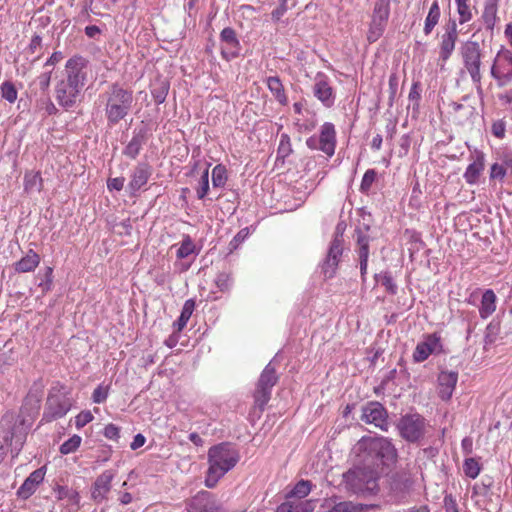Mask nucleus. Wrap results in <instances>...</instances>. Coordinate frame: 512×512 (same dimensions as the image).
<instances>
[{
    "instance_id": "obj_1",
    "label": "nucleus",
    "mask_w": 512,
    "mask_h": 512,
    "mask_svg": "<svg viewBox=\"0 0 512 512\" xmlns=\"http://www.w3.org/2000/svg\"><path fill=\"white\" fill-rule=\"evenodd\" d=\"M86 68L87 60L79 55L66 62L64 75L55 87V98L61 107L71 108L80 100L87 80Z\"/></svg>"
},
{
    "instance_id": "obj_2",
    "label": "nucleus",
    "mask_w": 512,
    "mask_h": 512,
    "mask_svg": "<svg viewBox=\"0 0 512 512\" xmlns=\"http://www.w3.org/2000/svg\"><path fill=\"white\" fill-rule=\"evenodd\" d=\"M356 449L361 462L367 463L382 472L383 467L396 462L397 450L386 437H362Z\"/></svg>"
},
{
    "instance_id": "obj_3",
    "label": "nucleus",
    "mask_w": 512,
    "mask_h": 512,
    "mask_svg": "<svg viewBox=\"0 0 512 512\" xmlns=\"http://www.w3.org/2000/svg\"><path fill=\"white\" fill-rule=\"evenodd\" d=\"M240 459L237 449L229 443L212 446L208 451V471L205 485L208 488L216 486L218 481L235 467Z\"/></svg>"
},
{
    "instance_id": "obj_4",
    "label": "nucleus",
    "mask_w": 512,
    "mask_h": 512,
    "mask_svg": "<svg viewBox=\"0 0 512 512\" xmlns=\"http://www.w3.org/2000/svg\"><path fill=\"white\" fill-rule=\"evenodd\" d=\"M103 98L105 100V116L109 126H114L125 119L134 103L132 90L125 89L119 84H112Z\"/></svg>"
},
{
    "instance_id": "obj_5",
    "label": "nucleus",
    "mask_w": 512,
    "mask_h": 512,
    "mask_svg": "<svg viewBox=\"0 0 512 512\" xmlns=\"http://www.w3.org/2000/svg\"><path fill=\"white\" fill-rule=\"evenodd\" d=\"M381 471L371 465L361 462L347 471L344 482L347 489L356 494H372L378 491V480Z\"/></svg>"
},
{
    "instance_id": "obj_6",
    "label": "nucleus",
    "mask_w": 512,
    "mask_h": 512,
    "mask_svg": "<svg viewBox=\"0 0 512 512\" xmlns=\"http://www.w3.org/2000/svg\"><path fill=\"white\" fill-rule=\"evenodd\" d=\"M460 53L466 71L476 85L477 91L481 93V49L479 44L474 41H467L461 46Z\"/></svg>"
},
{
    "instance_id": "obj_7",
    "label": "nucleus",
    "mask_w": 512,
    "mask_h": 512,
    "mask_svg": "<svg viewBox=\"0 0 512 512\" xmlns=\"http://www.w3.org/2000/svg\"><path fill=\"white\" fill-rule=\"evenodd\" d=\"M391 0H376L367 33L369 43L376 42L384 33L390 15Z\"/></svg>"
},
{
    "instance_id": "obj_8",
    "label": "nucleus",
    "mask_w": 512,
    "mask_h": 512,
    "mask_svg": "<svg viewBox=\"0 0 512 512\" xmlns=\"http://www.w3.org/2000/svg\"><path fill=\"white\" fill-rule=\"evenodd\" d=\"M402 438L409 442L418 441L425 432V419L417 413L401 417L397 425Z\"/></svg>"
},
{
    "instance_id": "obj_9",
    "label": "nucleus",
    "mask_w": 512,
    "mask_h": 512,
    "mask_svg": "<svg viewBox=\"0 0 512 512\" xmlns=\"http://www.w3.org/2000/svg\"><path fill=\"white\" fill-rule=\"evenodd\" d=\"M491 76L499 86L512 82V53L509 50L498 51L491 67Z\"/></svg>"
},
{
    "instance_id": "obj_10",
    "label": "nucleus",
    "mask_w": 512,
    "mask_h": 512,
    "mask_svg": "<svg viewBox=\"0 0 512 512\" xmlns=\"http://www.w3.org/2000/svg\"><path fill=\"white\" fill-rule=\"evenodd\" d=\"M277 382L275 368L269 363L263 370L258 380L257 389L254 393L255 404L263 410L271 396V389Z\"/></svg>"
},
{
    "instance_id": "obj_11",
    "label": "nucleus",
    "mask_w": 512,
    "mask_h": 512,
    "mask_svg": "<svg viewBox=\"0 0 512 512\" xmlns=\"http://www.w3.org/2000/svg\"><path fill=\"white\" fill-rule=\"evenodd\" d=\"M442 352L441 337L436 334H428L416 345L413 352V360L416 363L424 362L430 355Z\"/></svg>"
},
{
    "instance_id": "obj_12",
    "label": "nucleus",
    "mask_w": 512,
    "mask_h": 512,
    "mask_svg": "<svg viewBox=\"0 0 512 512\" xmlns=\"http://www.w3.org/2000/svg\"><path fill=\"white\" fill-rule=\"evenodd\" d=\"M343 253V240L341 236H335L330 244L327 256L321 265V270L326 279H331L336 274L340 257Z\"/></svg>"
},
{
    "instance_id": "obj_13",
    "label": "nucleus",
    "mask_w": 512,
    "mask_h": 512,
    "mask_svg": "<svg viewBox=\"0 0 512 512\" xmlns=\"http://www.w3.org/2000/svg\"><path fill=\"white\" fill-rule=\"evenodd\" d=\"M314 96L325 106L331 107L335 102V92L329 77L319 72L316 74L313 85Z\"/></svg>"
},
{
    "instance_id": "obj_14",
    "label": "nucleus",
    "mask_w": 512,
    "mask_h": 512,
    "mask_svg": "<svg viewBox=\"0 0 512 512\" xmlns=\"http://www.w3.org/2000/svg\"><path fill=\"white\" fill-rule=\"evenodd\" d=\"M361 419L367 424H373L383 431H387V412L378 402H370L362 409Z\"/></svg>"
},
{
    "instance_id": "obj_15",
    "label": "nucleus",
    "mask_w": 512,
    "mask_h": 512,
    "mask_svg": "<svg viewBox=\"0 0 512 512\" xmlns=\"http://www.w3.org/2000/svg\"><path fill=\"white\" fill-rule=\"evenodd\" d=\"M70 409L71 404L68 399L59 396H51L47 399L42 421L52 422L65 416Z\"/></svg>"
},
{
    "instance_id": "obj_16",
    "label": "nucleus",
    "mask_w": 512,
    "mask_h": 512,
    "mask_svg": "<svg viewBox=\"0 0 512 512\" xmlns=\"http://www.w3.org/2000/svg\"><path fill=\"white\" fill-rule=\"evenodd\" d=\"M116 475L113 470L103 471L95 480L91 488V498L96 503H102L107 499L111 490V483Z\"/></svg>"
},
{
    "instance_id": "obj_17",
    "label": "nucleus",
    "mask_w": 512,
    "mask_h": 512,
    "mask_svg": "<svg viewBox=\"0 0 512 512\" xmlns=\"http://www.w3.org/2000/svg\"><path fill=\"white\" fill-rule=\"evenodd\" d=\"M220 40L222 43L221 54L226 60L233 59L240 54V42L234 29L224 28L220 33Z\"/></svg>"
},
{
    "instance_id": "obj_18",
    "label": "nucleus",
    "mask_w": 512,
    "mask_h": 512,
    "mask_svg": "<svg viewBox=\"0 0 512 512\" xmlns=\"http://www.w3.org/2000/svg\"><path fill=\"white\" fill-rule=\"evenodd\" d=\"M458 381V373L455 371H441L438 375L437 382V391L439 397L448 401L451 399L453 392L456 388V384Z\"/></svg>"
},
{
    "instance_id": "obj_19",
    "label": "nucleus",
    "mask_w": 512,
    "mask_h": 512,
    "mask_svg": "<svg viewBox=\"0 0 512 512\" xmlns=\"http://www.w3.org/2000/svg\"><path fill=\"white\" fill-rule=\"evenodd\" d=\"M46 474V468L40 467L33 471L17 490V495L21 499H28L37 490L38 486L43 482Z\"/></svg>"
},
{
    "instance_id": "obj_20",
    "label": "nucleus",
    "mask_w": 512,
    "mask_h": 512,
    "mask_svg": "<svg viewBox=\"0 0 512 512\" xmlns=\"http://www.w3.org/2000/svg\"><path fill=\"white\" fill-rule=\"evenodd\" d=\"M321 151L327 156L334 155L336 147V131L332 123L326 122L321 126L320 130Z\"/></svg>"
},
{
    "instance_id": "obj_21",
    "label": "nucleus",
    "mask_w": 512,
    "mask_h": 512,
    "mask_svg": "<svg viewBox=\"0 0 512 512\" xmlns=\"http://www.w3.org/2000/svg\"><path fill=\"white\" fill-rule=\"evenodd\" d=\"M188 512H216L217 507L206 491L197 493L188 503Z\"/></svg>"
},
{
    "instance_id": "obj_22",
    "label": "nucleus",
    "mask_w": 512,
    "mask_h": 512,
    "mask_svg": "<svg viewBox=\"0 0 512 512\" xmlns=\"http://www.w3.org/2000/svg\"><path fill=\"white\" fill-rule=\"evenodd\" d=\"M151 176V171L148 165L139 164L135 167L131 174V180L128 184V189L131 194H135L142 187H144Z\"/></svg>"
},
{
    "instance_id": "obj_23",
    "label": "nucleus",
    "mask_w": 512,
    "mask_h": 512,
    "mask_svg": "<svg viewBox=\"0 0 512 512\" xmlns=\"http://www.w3.org/2000/svg\"><path fill=\"white\" fill-rule=\"evenodd\" d=\"M485 167V157L482 152L477 151L473 157V162L468 165L466 171L464 172L465 181L474 185L478 182V179L483 172Z\"/></svg>"
},
{
    "instance_id": "obj_24",
    "label": "nucleus",
    "mask_w": 512,
    "mask_h": 512,
    "mask_svg": "<svg viewBox=\"0 0 512 512\" xmlns=\"http://www.w3.org/2000/svg\"><path fill=\"white\" fill-rule=\"evenodd\" d=\"M28 426L25 425V420L21 419L16 423L10 434L5 436V442L13 447L16 453H18L26 439Z\"/></svg>"
},
{
    "instance_id": "obj_25",
    "label": "nucleus",
    "mask_w": 512,
    "mask_h": 512,
    "mask_svg": "<svg viewBox=\"0 0 512 512\" xmlns=\"http://www.w3.org/2000/svg\"><path fill=\"white\" fill-rule=\"evenodd\" d=\"M457 38V25L455 22H453L442 36V41L440 45V57L444 61H446L454 51Z\"/></svg>"
},
{
    "instance_id": "obj_26",
    "label": "nucleus",
    "mask_w": 512,
    "mask_h": 512,
    "mask_svg": "<svg viewBox=\"0 0 512 512\" xmlns=\"http://www.w3.org/2000/svg\"><path fill=\"white\" fill-rule=\"evenodd\" d=\"M40 263V256L30 249L19 261L13 264L16 273H28L34 271Z\"/></svg>"
},
{
    "instance_id": "obj_27",
    "label": "nucleus",
    "mask_w": 512,
    "mask_h": 512,
    "mask_svg": "<svg viewBox=\"0 0 512 512\" xmlns=\"http://www.w3.org/2000/svg\"><path fill=\"white\" fill-rule=\"evenodd\" d=\"M413 484L414 480L410 473L400 472L394 476L391 489L400 497H404L412 489Z\"/></svg>"
},
{
    "instance_id": "obj_28",
    "label": "nucleus",
    "mask_w": 512,
    "mask_h": 512,
    "mask_svg": "<svg viewBox=\"0 0 512 512\" xmlns=\"http://www.w3.org/2000/svg\"><path fill=\"white\" fill-rule=\"evenodd\" d=\"M314 508L313 500H295L287 498V500L277 508V512H312Z\"/></svg>"
},
{
    "instance_id": "obj_29",
    "label": "nucleus",
    "mask_w": 512,
    "mask_h": 512,
    "mask_svg": "<svg viewBox=\"0 0 512 512\" xmlns=\"http://www.w3.org/2000/svg\"><path fill=\"white\" fill-rule=\"evenodd\" d=\"M496 294L492 289L485 290L481 295L479 305V315L482 319H487L496 310Z\"/></svg>"
},
{
    "instance_id": "obj_30",
    "label": "nucleus",
    "mask_w": 512,
    "mask_h": 512,
    "mask_svg": "<svg viewBox=\"0 0 512 512\" xmlns=\"http://www.w3.org/2000/svg\"><path fill=\"white\" fill-rule=\"evenodd\" d=\"M57 500L65 501L67 505L79 506L80 495L79 493L67 486L58 485L54 489Z\"/></svg>"
},
{
    "instance_id": "obj_31",
    "label": "nucleus",
    "mask_w": 512,
    "mask_h": 512,
    "mask_svg": "<svg viewBox=\"0 0 512 512\" xmlns=\"http://www.w3.org/2000/svg\"><path fill=\"white\" fill-rule=\"evenodd\" d=\"M498 0H485L482 21L486 29L492 30L497 19Z\"/></svg>"
},
{
    "instance_id": "obj_32",
    "label": "nucleus",
    "mask_w": 512,
    "mask_h": 512,
    "mask_svg": "<svg viewBox=\"0 0 512 512\" xmlns=\"http://www.w3.org/2000/svg\"><path fill=\"white\" fill-rule=\"evenodd\" d=\"M195 309V301L188 299L184 302L179 318L174 322V327L178 332L182 331L187 325L193 311Z\"/></svg>"
},
{
    "instance_id": "obj_33",
    "label": "nucleus",
    "mask_w": 512,
    "mask_h": 512,
    "mask_svg": "<svg viewBox=\"0 0 512 512\" xmlns=\"http://www.w3.org/2000/svg\"><path fill=\"white\" fill-rule=\"evenodd\" d=\"M440 15H441V13H440V7L438 4V0H434V2L432 3V5L429 9L428 15L426 16V19H425V24H424L425 35H429L432 32L434 27L439 22Z\"/></svg>"
},
{
    "instance_id": "obj_34",
    "label": "nucleus",
    "mask_w": 512,
    "mask_h": 512,
    "mask_svg": "<svg viewBox=\"0 0 512 512\" xmlns=\"http://www.w3.org/2000/svg\"><path fill=\"white\" fill-rule=\"evenodd\" d=\"M457 6L459 24H464L472 20L475 8L470 0H455Z\"/></svg>"
},
{
    "instance_id": "obj_35",
    "label": "nucleus",
    "mask_w": 512,
    "mask_h": 512,
    "mask_svg": "<svg viewBox=\"0 0 512 512\" xmlns=\"http://www.w3.org/2000/svg\"><path fill=\"white\" fill-rule=\"evenodd\" d=\"M267 86L270 92L281 104L287 103V97L284 92L283 84L278 77L272 76L267 78Z\"/></svg>"
},
{
    "instance_id": "obj_36",
    "label": "nucleus",
    "mask_w": 512,
    "mask_h": 512,
    "mask_svg": "<svg viewBox=\"0 0 512 512\" xmlns=\"http://www.w3.org/2000/svg\"><path fill=\"white\" fill-rule=\"evenodd\" d=\"M371 506L354 503L352 501H344L335 504L329 512H366Z\"/></svg>"
},
{
    "instance_id": "obj_37",
    "label": "nucleus",
    "mask_w": 512,
    "mask_h": 512,
    "mask_svg": "<svg viewBox=\"0 0 512 512\" xmlns=\"http://www.w3.org/2000/svg\"><path fill=\"white\" fill-rule=\"evenodd\" d=\"M312 484L308 480H300L295 484L293 489L287 494V498H292L295 500H302L305 498L311 491Z\"/></svg>"
},
{
    "instance_id": "obj_38",
    "label": "nucleus",
    "mask_w": 512,
    "mask_h": 512,
    "mask_svg": "<svg viewBox=\"0 0 512 512\" xmlns=\"http://www.w3.org/2000/svg\"><path fill=\"white\" fill-rule=\"evenodd\" d=\"M196 246L189 235H184L176 251L179 259H184L195 252Z\"/></svg>"
},
{
    "instance_id": "obj_39",
    "label": "nucleus",
    "mask_w": 512,
    "mask_h": 512,
    "mask_svg": "<svg viewBox=\"0 0 512 512\" xmlns=\"http://www.w3.org/2000/svg\"><path fill=\"white\" fill-rule=\"evenodd\" d=\"M144 136L137 134L132 137L124 150V154L132 159L136 158L142 149Z\"/></svg>"
},
{
    "instance_id": "obj_40",
    "label": "nucleus",
    "mask_w": 512,
    "mask_h": 512,
    "mask_svg": "<svg viewBox=\"0 0 512 512\" xmlns=\"http://www.w3.org/2000/svg\"><path fill=\"white\" fill-rule=\"evenodd\" d=\"M42 179L38 173L29 172L24 176V189L26 192L40 191Z\"/></svg>"
},
{
    "instance_id": "obj_41",
    "label": "nucleus",
    "mask_w": 512,
    "mask_h": 512,
    "mask_svg": "<svg viewBox=\"0 0 512 512\" xmlns=\"http://www.w3.org/2000/svg\"><path fill=\"white\" fill-rule=\"evenodd\" d=\"M463 471L467 477L475 479L481 472V465L475 458H467L463 463Z\"/></svg>"
},
{
    "instance_id": "obj_42",
    "label": "nucleus",
    "mask_w": 512,
    "mask_h": 512,
    "mask_svg": "<svg viewBox=\"0 0 512 512\" xmlns=\"http://www.w3.org/2000/svg\"><path fill=\"white\" fill-rule=\"evenodd\" d=\"M375 280L385 287L386 291L390 294L397 293V285L395 284L389 272H381L375 275Z\"/></svg>"
},
{
    "instance_id": "obj_43",
    "label": "nucleus",
    "mask_w": 512,
    "mask_h": 512,
    "mask_svg": "<svg viewBox=\"0 0 512 512\" xmlns=\"http://www.w3.org/2000/svg\"><path fill=\"white\" fill-rule=\"evenodd\" d=\"M227 181L225 166L218 164L212 170V184L214 187H223Z\"/></svg>"
},
{
    "instance_id": "obj_44",
    "label": "nucleus",
    "mask_w": 512,
    "mask_h": 512,
    "mask_svg": "<svg viewBox=\"0 0 512 512\" xmlns=\"http://www.w3.org/2000/svg\"><path fill=\"white\" fill-rule=\"evenodd\" d=\"M169 84L166 81H160L158 85H154L151 94L157 104H162L168 94Z\"/></svg>"
},
{
    "instance_id": "obj_45",
    "label": "nucleus",
    "mask_w": 512,
    "mask_h": 512,
    "mask_svg": "<svg viewBox=\"0 0 512 512\" xmlns=\"http://www.w3.org/2000/svg\"><path fill=\"white\" fill-rule=\"evenodd\" d=\"M81 441L80 436L73 435L60 446V452L64 455L73 453L79 448Z\"/></svg>"
},
{
    "instance_id": "obj_46",
    "label": "nucleus",
    "mask_w": 512,
    "mask_h": 512,
    "mask_svg": "<svg viewBox=\"0 0 512 512\" xmlns=\"http://www.w3.org/2000/svg\"><path fill=\"white\" fill-rule=\"evenodd\" d=\"M208 191H209V169L207 167L204 170V172L200 178L199 186L196 190L197 197L199 199H203L208 194Z\"/></svg>"
},
{
    "instance_id": "obj_47",
    "label": "nucleus",
    "mask_w": 512,
    "mask_h": 512,
    "mask_svg": "<svg viewBox=\"0 0 512 512\" xmlns=\"http://www.w3.org/2000/svg\"><path fill=\"white\" fill-rule=\"evenodd\" d=\"M2 97L10 103L15 102L17 99V90L11 82H4L1 85Z\"/></svg>"
},
{
    "instance_id": "obj_48",
    "label": "nucleus",
    "mask_w": 512,
    "mask_h": 512,
    "mask_svg": "<svg viewBox=\"0 0 512 512\" xmlns=\"http://www.w3.org/2000/svg\"><path fill=\"white\" fill-rule=\"evenodd\" d=\"M357 243L359 246V250H358L359 259L360 260H363V259L368 260V257H369V239H368V237L366 235L359 233L358 237H357Z\"/></svg>"
},
{
    "instance_id": "obj_49",
    "label": "nucleus",
    "mask_w": 512,
    "mask_h": 512,
    "mask_svg": "<svg viewBox=\"0 0 512 512\" xmlns=\"http://www.w3.org/2000/svg\"><path fill=\"white\" fill-rule=\"evenodd\" d=\"M248 235V228L241 229L229 242V251L233 252L234 250H236L240 246V244L248 237Z\"/></svg>"
},
{
    "instance_id": "obj_50",
    "label": "nucleus",
    "mask_w": 512,
    "mask_h": 512,
    "mask_svg": "<svg viewBox=\"0 0 512 512\" xmlns=\"http://www.w3.org/2000/svg\"><path fill=\"white\" fill-rule=\"evenodd\" d=\"M108 395H109V387L99 385L93 391L92 400L94 403L100 404V403H103L106 401Z\"/></svg>"
},
{
    "instance_id": "obj_51",
    "label": "nucleus",
    "mask_w": 512,
    "mask_h": 512,
    "mask_svg": "<svg viewBox=\"0 0 512 512\" xmlns=\"http://www.w3.org/2000/svg\"><path fill=\"white\" fill-rule=\"evenodd\" d=\"M507 171L508 170L506 169V166H504V164L496 162L491 166L490 178L502 180L505 177Z\"/></svg>"
},
{
    "instance_id": "obj_52",
    "label": "nucleus",
    "mask_w": 512,
    "mask_h": 512,
    "mask_svg": "<svg viewBox=\"0 0 512 512\" xmlns=\"http://www.w3.org/2000/svg\"><path fill=\"white\" fill-rule=\"evenodd\" d=\"M94 419L90 411H82L75 417V426L80 429Z\"/></svg>"
},
{
    "instance_id": "obj_53",
    "label": "nucleus",
    "mask_w": 512,
    "mask_h": 512,
    "mask_svg": "<svg viewBox=\"0 0 512 512\" xmlns=\"http://www.w3.org/2000/svg\"><path fill=\"white\" fill-rule=\"evenodd\" d=\"M376 179V172L372 169H369L367 170L364 175H363V178H362V181H361V190L362 191H367L370 189V187L372 186L373 182L375 181Z\"/></svg>"
},
{
    "instance_id": "obj_54",
    "label": "nucleus",
    "mask_w": 512,
    "mask_h": 512,
    "mask_svg": "<svg viewBox=\"0 0 512 512\" xmlns=\"http://www.w3.org/2000/svg\"><path fill=\"white\" fill-rule=\"evenodd\" d=\"M421 98V87L419 82H414L409 91L408 99L414 103V107H418Z\"/></svg>"
},
{
    "instance_id": "obj_55",
    "label": "nucleus",
    "mask_w": 512,
    "mask_h": 512,
    "mask_svg": "<svg viewBox=\"0 0 512 512\" xmlns=\"http://www.w3.org/2000/svg\"><path fill=\"white\" fill-rule=\"evenodd\" d=\"M103 434L107 439L117 441L120 438V428L114 424H108L105 426Z\"/></svg>"
},
{
    "instance_id": "obj_56",
    "label": "nucleus",
    "mask_w": 512,
    "mask_h": 512,
    "mask_svg": "<svg viewBox=\"0 0 512 512\" xmlns=\"http://www.w3.org/2000/svg\"><path fill=\"white\" fill-rule=\"evenodd\" d=\"M215 283L221 291L227 290L231 284V277L227 273H220L217 275Z\"/></svg>"
},
{
    "instance_id": "obj_57",
    "label": "nucleus",
    "mask_w": 512,
    "mask_h": 512,
    "mask_svg": "<svg viewBox=\"0 0 512 512\" xmlns=\"http://www.w3.org/2000/svg\"><path fill=\"white\" fill-rule=\"evenodd\" d=\"M498 331H499L498 326L490 323L486 327V334H485V341H486V343H489V344L493 343L496 340V338H497Z\"/></svg>"
},
{
    "instance_id": "obj_58",
    "label": "nucleus",
    "mask_w": 512,
    "mask_h": 512,
    "mask_svg": "<svg viewBox=\"0 0 512 512\" xmlns=\"http://www.w3.org/2000/svg\"><path fill=\"white\" fill-rule=\"evenodd\" d=\"M125 179L123 177L110 178L107 181V187L110 191L116 190L120 191L124 187Z\"/></svg>"
},
{
    "instance_id": "obj_59",
    "label": "nucleus",
    "mask_w": 512,
    "mask_h": 512,
    "mask_svg": "<svg viewBox=\"0 0 512 512\" xmlns=\"http://www.w3.org/2000/svg\"><path fill=\"white\" fill-rule=\"evenodd\" d=\"M296 124L301 132H309L316 127V121L314 119L307 120L302 123L298 120Z\"/></svg>"
},
{
    "instance_id": "obj_60",
    "label": "nucleus",
    "mask_w": 512,
    "mask_h": 512,
    "mask_svg": "<svg viewBox=\"0 0 512 512\" xmlns=\"http://www.w3.org/2000/svg\"><path fill=\"white\" fill-rule=\"evenodd\" d=\"M146 442V438L141 433H138L134 436L133 441L130 444V448L132 450H136L142 447Z\"/></svg>"
},
{
    "instance_id": "obj_61",
    "label": "nucleus",
    "mask_w": 512,
    "mask_h": 512,
    "mask_svg": "<svg viewBox=\"0 0 512 512\" xmlns=\"http://www.w3.org/2000/svg\"><path fill=\"white\" fill-rule=\"evenodd\" d=\"M306 145L308 146V148H310L311 150H320L321 151V143H320V139L319 137L313 135L311 137H309L307 140H306Z\"/></svg>"
},
{
    "instance_id": "obj_62",
    "label": "nucleus",
    "mask_w": 512,
    "mask_h": 512,
    "mask_svg": "<svg viewBox=\"0 0 512 512\" xmlns=\"http://www.w3.org/2000/svg\"><path fill=\"white\" fill-rule=\"evenodd\" d=\"M461 447H462V450L463 452L466 454V455H469L472 453V449H473V441L470 437H465L462 442H461Z\"/></svg>"
},
{
    "instance_id": "obj_63",
    "label": "nucleus",
    "mask_w": 512,
    "mask_h": 512,
    "mask_svg": "<svg viewBox=\"0 0 512 512\" xmlns=\"http://www.w3.org/2000/svg\"><path fill=\"white\" fill-rule=\"evenodd\" d=\"M492 132L496 137L503 138L505 135V127H504L503 123H501V122L494 123L492 126Z\"/></svg>"
},
{
    "instance_id": "obj_64",
    "label": "nucleus",
    "mask_w": 512,
    "mask_h": 512,
    "mask_svg": "<svg viewBox=\"0 0 512 512\" xmlns=\"http://www.w3.org/2000/svg\"><path fill=\"white\" fill-rule=\"evenodd\" d=\"M500 160H501V162H499V163L504 164V166H506L507 170L512 169V153L511 152L503 153Z\"/></svg>"
}]
</instances>
